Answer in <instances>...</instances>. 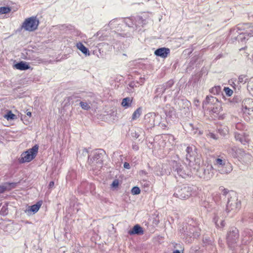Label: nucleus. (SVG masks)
I'll return each mask as SVG.
<instances>
[{
  "label": "nucleus",
  "mask_w": 253,
  "mask_h": 253,
  "mask_svg": "<svg viewBox=\"0 0 253 253\" xmlns=\"http://www.w3.org/2000/svg\"><path fill=\"white\" fill-rule=\"evenodd\" d=\"M242 111L244 117L247 120L253 118V99L247 98L244 99L242 103Z\"/></svg>",
  "instance_id": "1"
},
{
  "label": "nucleus",
  "mask_w": 253,
  "mask_h": 253,
  "mask_svg": "<svg viewBox=\"0 0 253 253\" xmlns=\"http://www.w3.org/2000/svg\"><path fill=\"white\" fill-rule=\"evenodd\" d=\"M39 146L35 145L32 148L24 152L21 155L19 159L20 163H28L32 161L37 156L38 152Z\"/></svg>",
  "instance_id": "2"
},
{
  "label": "nucleus",
  "mask_w": 253,
  "mask_h": 253,
  "mask_svg": "<svg viewBox=\"0 0 253 253\" xmlns=\"http://www.w3.org/2000/svg\"><path fill=\"white\" fill-rule=\"evenodd\" d=\"M39 21L36 16L26 18L21 25V29L29 32H33L38 29Z\"/></svg>",
  "instance_id": "3"
},
{
  "label": "nucleus",
  "mask_w": 253,
  "mask_h": 253,
  "mask_svg": "<svg viewBox=\"0 0 253 253\" xmlns=\"http://www.w3.org/2000/svg\"><path fill=\"white\" fill-rule=\"evenodd\" d=\"M238 231L236 228L230 230L227 236V242L228 246L230 248H234L238 240Z\"/></svg>",
  "instance_id": "4"
},
{
  "label": "nucleus",
  "mask_w": 253,
  "mask_h": 253,
  "mask_svg": "<svg viewBox=\"0 0 253 253\" xmlns=\"http://www.w3.org/2000/svg\"><path fill=\"white\" fill-rule=\"evenodd\" d=\"M191 188L189 186H185L181 189H177L174 193V196L181 199H186L191 195Z\"/></svg>",
  "instance_id": "5"
},
{
  "label": "nucleus",
  "mask_w": 253,
  "mask_h": 253,
  "mask_svg": "<svg viewBox=\"0 0 253 253\" xmlns=\"http://www.w3.org/2000/svg\"><path fill=\"white\" fill-rule=\"evenodd\" d=\"M229 154L233 158H237L239 160L242 159L245 155L243 149L237 148L236 147H232L229 151Z\"/></svg>",
  "instance_id": "6"
},
{
  "label": "nucleus",
  "mask_w": 253,
  "mask_h": 253,
  "mask_svg": "<svg viewBox=\"0 0 253 253\" xmlns=\"http://www.w3.org/2000/svg\"><path fill=\"white\" fill-rule=\"evenodd\" d=\"M170 53V49L166 47H161L157 49L154 52V54L158 56L166 58Z\"/></svg>",
  "instance_id": "7"
},
{
  "label": "nucleus",
  "mask_w": 253,
  "mask_h": 253,
  "mask_svg": "<svg viewBox=\"0 0 253 253\" xmlns=\"http://www.w3.org/2000/svg\"><path fill=\"white\" fill-rule=\"evenodd\" d=\"M16 183H5L2 185H0V194L5 191L10 190L16 187Z\"/></svg>",
  "instance_id": "8"
},
{
  "label": "nucleus",
  "mask_w": 253,
  "mask_h": 253,
  "mask_svg": "<svg viewBox=\"0 0 253 253\" xmlns=\"http://www.w3.org/2000/svg\"><path fill=\"white\" fill-rule=\"evenodd\" d=\"M15 67L19 70H25L29 69L30 67V66L24 61H21L14 65Z\"/></svg>",
  "instance_id": "9"
},
{
  "label": "nucleus",
  "mask_w": 253,
  "mask_h": 253,
  "mask_svg": "<svg viewBox=\"0 0 253 253\" xmlns=\"http://www.w3.org/2000/svg\"><path fill=\"white\" fill-rule=\"evenodd\" d=\"M128 233L130 235L133 234H142L143 233V231L142 228L138 224L135 225L132 230L129 231Z\"/></svg>",
  "instance_id": "10"
},
{
  "label": "nucleus",
  "mask_w": 253,
  "mask_h": 253,
  "mask_svg": "<svg viewBox=\"0 0 253 253\" xmlns=\"http://www.w3.org/2000/svg\"><path fill=\"white\" fill-rule=\"evenodd\" d=\"M133 100V98L126 97L122 100L121 105L125 108H127L131 106V103Z\"/></svg>",
  "instance_id": "11"
},
{
  "label": "nucleus",
  "mask_w": 253,
  "mask_h": 253,
  "mask_svg": "<svg viewBox=\"0 0 253 253\" xmlns=\"http://www.w3.org/2000/svg\"><path fill=\"white\" fill-rule=\"evenodd\" d=\"M77 47L85 55H89L88 49L82 42L77 43Z\"/></svg>",
  "instance_id": "12"
},
{
  "label": "nucleus",
  "mask_w": 253,
  "mask_h": 253,
  "mask_svg": "<svg viewBox=\"0 0 253 253\" xmlns=\"http://www.w3.org/2000/svg\"><path fill=\"white\" fill-rule=\"evenodd\" d=\"M40 207H29L25 210V212L29 215L34 214L40 209Z\"/></svg>",
  "instance_id": "13"
},
{
  "label": "nucleus",
  "mask_w": 253,
  "mask_h": 253,
  "mask_svg": "<svg viewBox=\"0 0 253 253\" xmlns=\"http://www.w3.org/2000/svg\"><path fill=\"white\" fill-rule=\"evenodd\" d=\"M3 117L7 121L14 120L17 119L16 116L12 113L10 110H7V113L3 116Z\"/></svg>",
  "instance_id": "14"
},
{
  "label": "nucleus",
  "mask_w": 253,
  "mask_h": 253,
  "mask_svg": "<svg viewBox=\"0 0 253 253\" xmlns=\"http://www.w3.org/2000/svg\"><path fill=\"white\" fill-rule=\"evenodd\" d=\"M142 113L141 107L138 108L132 114L131 117V120L132 121L135 120L141 116Z\"/></svg>",
  "instance_id": "15"
},
{
  "label": "nucleus",
  "mask_w": 253,
  "mask_h": 253,
  "mask_svg": "<svg viewBox=\"0 0 253 253\" xmlns=\"http://www.w3.org/2000/svg\"><path fill=\"white\" fill-rule=\"evenodd\" d=\"M187 154H186V158H191L195 155V150H193V148L191 146H188L186 150Z\"/></svg>",
  "instance_id": "16"
},
{
  "label": "nucleus",
  "mask_w": 253,
  "mask_h": 253,
  "mask_svg": "<svg viewBox=\"0 0 253 253\" xmlns=\"http://www.w3.org/2000/svg\"><path fill=\"white\" fill-rule=\"evenodd\" d=\"M247 89L250 94L253 96V77L250 79L248 82Z\"/></svg>",
  "instance_id": "17"
},
{
  "label": "nucleus",
  "mask_w": 253,
  "mask_h": 253,
  "mask_svg": "<svg viewBox=\"0 0 253 253\" xmlns=\"http://www.w3.org/2000/svg\"><path fill=\"white\" fill-rule=\"evenodd\" d=\"M221 86L219 85L214 86L210 89V91L212 94L217 95L221 92Z\"/></svg>",
  "instance_id": "18"
},
{
  "label": "nucleus",
  "mask_w": 253,
  "mask_h": 253,
  "mask_svg": "<svg viewBox=\"0 0 253 253\" xmlns=\"http://www.w3.org/2000/svg\"><path fill=\"white\" fill-rule=\"evenodd\" d=\"M235 137H236L237 140H239L241 142V143H242V144H243L244 145L246 143H248L249 142V139H248V138H247L246 137H244V139H243L242 138L243 136L242 135H240V134H238Z\"/></svg>",
  "instance_id": "19"
},
{
  "label": "nucleus",
  "mask_w": 253,
  "mask_h": 253,
  "mask_svg": "<svg viewBox=\"0 0 253 253\" xmlns=\"http://www.w3.org/2000/svg\"><path fill=\"white\" fill-rule=\"evenodd\" d=\"M233 199H234V202L232 200H231V199H228V203H227L228 206H235V205H237V203L236 202L237 199V196H236V194H234Z\"/></svg>",
  "instance_id": "20"
},
{
  "label": "nucleus",
  "mask_w": 253,
  "mask_h": 253,
  "mask_svg": "<svg viewBox=\"0 0 253 253\" xmlns=\"http://www.w3.org/2000/svg\"><path fill=\"white\" fill-rule=\"evenodd\" d=\"M223 90L225 92L226 95L228 97H230L233 93V91L228 87H224Z\"/></svg>",
  "instance_id": "21"
},
{
  "label": "nucleus",
  "mask_w": 253,
  "mask_h": 253,
  "mask_svg": "<svg viewBox=\"0 0 253 253\" xmlns=\"http://www.w3.org/2000/svg\"><path fill=\"white\" fill-rule=\"evenodd\" d=\"M11 8L9 7H0V14H6L10 12Z\"/></svg>",
  "instance_id": "22"
},
{
  "label": "nucleus",
  "mask_w": 253,
  "mask_h": 253,
  "mask_svg": "<svg viewBox=\"0 0 253 253\" xmlns=\"http://www.w3.org/2000/svg\"><path fill=\"white\" fill-rule=\"evenodd\" d=\"M80 105L82 108L84 110H88L89 109H90V105L86 102L81 101L80 103Z\"/></svg>",
  "instance_id": "23"
},
{
  "label": "nucleus",
  "mask_w": 253,
  "mask_h": 253,
  "mask_svg": "<svg viewBox=\"0 0 253 253\" xmlns=\"http://www.w3.org/2000/svg\"><path fill=\"white\" fill-rule=\"evenodd\" d=\"M214 165H217L218 166H223L225 165V162L223 160L220 158H217L215 160Z\"/></svg>",
  "instance_id": "24"
},
{
  "label": "nucleus",
  "mask_w": 253,
  "mask_h": 253,
  "mask_svg": "<svg viewBox=\"0 0 253 253\" xmlns=\"http://www.w3.org/2000/svg\"><path fill=\"white\" fill-rule=\"evenodd\" d=\"M247 79V76L245 75H241L238 77V82L239 83H245L246 82Z\"/></svg>",
  "instance_id": "25"
},
{
  "label": "nucleus",
  "mask_w": 253,
  "mask_h": 253,
  "mask_svg": "<svg viewBox=\"0 0 253 253\" xmlns=\"http://www.w3.org/2000/svg\"><path fill=\"white\" fill-rule=\"evenodd\" d=\"M221 110V107L220 105H218V104H216L215 107H213L211 110V111L213 113H219Z\"/></svg>",
  "instance_id": "26"
},
{
  "label": "nucleus",
  "mask_w": 253,
  "mask_h": 253,
  "mask_svg": "<svg viewBox=\"0 0 253 253\" xmlns=\"http://www.w3.org/2000/svg\"><path fill=\"white\" fill-rule=\"evenodd\" d=\"M140 193V190L138 187H133L131 189V193L133 195H137Z\"/></svg>",
  "instance_id": "27"
},
{
  "label": "nucleus",
  "mask_w": 253,
  "mask_h": 253,
  "mask_svg": "<svg viewBox=\"0 0 253 253\" xmlns=\"http://www.w3.org/2000/svg\"><path fill=\"white\" fill-rule=\"evenodd\" d=\"M214 100H216V101L217 100L215 97H214L211 96H207L206 98V103L209 104L210 102H211V101L213 102Z\"/></svg>",
  "instance_id": "28"
},
{
  "label": "nucleus",
  "mask_w": 253,
  "mask_h": 253,
  "mask_svg": "<svg viewBox=\"0 0 253 253\" xmlns=\"http://www.w3.org/2000/svg\"><path fill=\"white\" fill-rule=\"evenodd\" d=\"M119 185V181L118 179H115L112 184H111V187L113 188H117L118 187Z\"/></svg>",
  "instance_id": "29"
},
{
  "label": "nucleus",
  "mask_w": 253,
  "mask_h": 253,
  "mask_svg": "<svg viewBox=\"0 0 253 253\" xmlns=\"http://www.w3.org/2000/svg\"><path fill=\"white\" fill-rule=\"evenodd\" d=\"M7 208L6 207H2L0 210V213L2 215H5L7 213Z\"/></svg>",
  "instance_id": "30"
},
{
  "label": "nucleus",
  "mask_w": 253,
  "mask_h": 253,
  "mask_svg": "<svg viewBox=\"0 0 253 253\" xmlns=\"http://www.w3.org/2000/svg\"><path fill=\"white\" fill-rule=\"evenodd\" d=\"M217 222H218V220L217 219L215 221V224H216V226H217L218 227H223L224 226L223 220H220V225Z\"/></svg>",
  "instance_id": "31"
},
{
  "label": "nucleus",
  "mask_w": 253,
  "mask_h": 253,
  "mask_svg": "<svg viewBox=\"0 0 253 253\" xmlns=\"http://www.w3.org/2000/svg\"><path fill=\"white\" fill-rule=\"evenodd\" d=\"M220 190L222 192L223 194L224 195H226L228 193L229 191L228 189L224 188L223 187H220Z\"/></svg>",
  "instance_id": "32"
},
{
  "label": "nucleus",
  "mask_w": 253,
  "mask_h": 253,
  "mask_svg": "<svg viewBox=\"0 0 253 253\" xmlns=\"http://www.w3.org/2000/svg\"><path fill=\"white\" fill-rule=\"evenodd\" d=\"M226 166L228 168V169L226 171V173H229L232 169V165L230 163H228L226 165Z\"/></svg>",
  "instance_id": "33"
},
{
  "label": "nucleus",
  "mask_w": 253,
  "mask_h": 253,
  "mask_svg": "<svg viewBox=\"0 0 253 253\" xmlns=\"http://www.w3.org/2000/svg\"><path fill=\"white\" fill-rule=\"evenodd\" d=\"M207 136L208 137H210L213 139H217L214 133H211V132H210L209 134H208Z\"/></svg>",
  "instance_id": "34"
},
{
  "label": "nucleus",
  "mask_w": 253,
  "mask_h": 253,
  "mask_svg": "<svg viewBox=\"0 0 253 253\" xmlns=\"http://www.w3.org/2000/svg\"><path fill=\"white\" fill-rule=\"evenodd\" d=\"M124 167L125 168L127 169H130V165H129V163H128L127 162H125L124 163Z\"/></svg>",
  "instance_id": "35"
},
{
  "label": "nucleus",
  "mask_w": 253,
  "mask_h": 253,
  "mask_svg": "<svg viewBox=\"0 0 253 253\" xmlns=\"http://www.w3.org/2000/svg\"><path fill=\"white\" fill-rule=\"evenodd\" d=\"M229 211H230V210L227 208V207H226L225 208V212H224V213L222 215L226 216V214L229 212Z\"/></svg>",
  "instance_id": "36"
},
{
  "label": "nucleus",
  "mask_w": 253,
  "mask_h": 253,
  "mask_svg": "<svg viewBox=\"0 0 253 253\" xmlns=\"http://www.w3.org/2000/svg\"><path fill=\"white\" fill-rule=\"evenodd\" d=\"M42 201H41L38 202L36 204L34 205L33 206H42Z\"/></svg>",
  "instance_id": "37"
},
{
  "label": "nucleus",
  "mask_w": 253,
  "mask_h": 253,
  "mask_svg": "<svg viewBox=\"0 0 253 253\" xmlns=\"http://www.w3.org/2000/svg\"><path fill=\"white\" fill-rule=\"evenodd\" d=\"M54 182L53 181H51L50 182L49 184V186L50 187H52L54 186Z\"/></svg>",
  "instance_id": "38"
},
{
  "label": "nucleus",
  "mask_w": 253,
  "mask_h": 253,
  "mask_svg": "<svg viewBox=\"0 0 253 253\" xmlns=\"http://www.w3.org/2000/svg\"><path fill=\"white\" fill-rule=\"evenodd\" d=\"M173 253H183V251H182L181 252H180L178 250H175L174 251Z\"/></svg>",
  "instance_id": "39"
},
{
  "label": "nucleus",
  "mask_w": 253,
  "mask_h": 253,
  "mask_svg": "<svg viewBox=\"0 0 253 253\" xmlns=\"http://www.w3.org/2000/svg\"><path fill=\"white\" fill-rule=\"evenodd\" d=\"M27 115L31 117L32 116V113L31 112H28L26 113Z\"/></svg>",
  "instance_id": "40"
},
{
  "label": "nucleus",
  "mask_w": 253,
  "mask_h": 253,
  "mask_svg": "<svg viewBox=\"0 0 253 253\" xmlns=\"http://www.w3.org/2000/svg\"><path fill=\"white\" fill-rule=\"evenodd\" d=\"M138 146H136V147L133 146V149H135V150H138Z\"/></svg>",
  "instance_id": "41"
},
{
  "label": "nucleus",
  "mask_w": 253,
  "mask_h": 253,
  "mask_svg": "<svg viewBox=\"0 0 253 253\" xmlns=\"http://www.w3.org/2000/svg\"><path fill=\"white\" fill-rule=\"evenodd\" d=\"M232 193H233V196H232V197H231L230 198V199H232V198H233V197H234V194H235V193H234V192H232Z\"/></svg>",
  "instance_id": "42"
}]
</instances>
